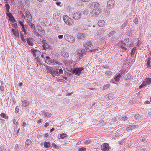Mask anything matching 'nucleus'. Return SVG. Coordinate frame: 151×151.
<instances>
[{"mask_svg":"<svg viewBox=\"0 0 151 151\" xmlns=\"http://www.w3.org/2000/svg\"><path fill=\"white\" fill-rule=\"evenodd\" d=\"M26 15V17L30 16H31V15L30 14L29 12L28 11H27L25 12Z\"/></svg>","mask_w":151,"mask_h":151,"instance_id":"nucleus-41","label":"nucleus"},{"mask_svg":"<svg viewBox=\"0 0 151 151\" xmlns=\"http://www.w3.org/2000/svg\"><path fill=\"white\" fill-rule=\"evenodd\" d=\"M40 33L43 35H44L45 33V32L44 30H41L40 32Z\"/></svg>","mask_w":151,"mask_h":151,"instance_id":"nucleus-57","label":"nucleus"},{"mask_svg":"<svg viewBox=\"0 0 151 151\" xmlns=\"http://www.w3.org/2000/svg\"><path fill=\"white\" fill-rule=\"evenodd\" d=\"M17 24L15 23L13 24V27L15 28V29H17Z\"/></svg>","mask_w":151,"mask_h":151,"instance_id":"nucleus-62","label":"nucleus"},{"mask_svg":"<svg viewBox=\"0 0 151 151\" xmlns=\"http://www.w3.org/2000/svg\"><path fill=\"white\" fill-rule=\"evenodd\" d=\"M31 142H32L30 140L28 139L26 140L25 142V144L27 146H28L31 144Z\"/></svg>","mask_w":151,"mask_h":151,"instance_id":"nucleus-30","label":"nucleus"},{"mask_svg":"<svg viewBox=\"0 0 151 151\" xmlns=\"http://www.w3.org/2000/svg\"><path fill=\"white\" fill-rule=\"evenodd\" d=\"M83 14L85 15H87L88 14V10H86L84 11Z\"/></svg>","mask_w":151,"mask_h":151,"instance_id":"nucleus-52","label":"nucleus"},{"mask_svg":"<svg viewBox=\"0 0 151 151\" xmlns=\"http://www.w3.org/2000/svg\"><path fill=\"white\" fill-rule=\"evenodd\" d=\"M47 70L48 72H49L52 75V73H53L54 71V67L52 68L51 67L48 66L47 68Z\"/></svg>","mask_w":151,"mask_h":151,"instance_id":"nucleus-15","label":"nucleus"},{"mask_svg":"<svg viewBox=\"0 0 151 151\" xmlns=\"http://www.w3.org/2000/svg\"><path fill=\"white\" fill-rule=\"evenodd\" d=\"M44 49H47L49 48V45L46 42L44 43V45H42Z\"/></svg>","mask_w":151,"mask_h":151,"instance_id":"nucleus-34","label":"nucleus"},{"mask_svg":"<svg viewBox=\"0 0 151 151\" xmlns=\"http://www.w3.org/2000/svg\"><path fill=\"white\" fill-rule=\"evenodd\" d=\"M6 15L9 17V18H10L13 16L11 13L7 12L6 13Z\"/></svg>","mask_w":151,"mask_h":151,"instance_id":"nucleus-43","label":"nucleus"},{"mask_svg":"<svg viewBox=\"0 0 151 151\" xmlns=\"http://www.w3.org/2000/svg\"><path fill=\"white\" fill-rule=\"evenodd\" d=\"M142 42L140 40H138L137 42V46L139 47L140 46V44H141Z\"/></svg>","mask_w":151,"mask_h":151,"instance_id":"nucleus-58","label":"nucleus"},{"mask_svg":"<svg viewBox=\"0 0 151 151\" xmlns=\"http://www.w3.org/2000/svg\"><path fill=\"white\" fill-rule=\"evenodd\" d=\"M44 147L45 148L49 147H50V145L49 142L45 141L44 143Z\"/></svg>","mask_w":151,"mask_h":151,"instance_id":"nucleus-23","label":"nucleus"},{"mask_svg":"<svg viewBox=\"0 0 151 151\" xmlns=\"http://www.w3.org/2000/svg\"><path fill=\"white\" fill-rule=\"evenodd\" d=\"M0 116H1L2 117H3L4 118H5L6 119H7L8 118V116H7L6 115V114L4 113H1L0 114Z\"/></svg>","mask_w":151,"mask_h":151,"instance_id":"nucleus-33","label":"nucleus"},{"mask_svg":"<svg viewBox=\"0 0 151 151\" xmlns=\"http://www.w3.org/2000/svg\"><path fill=\"white\" fill-rule=\"evenodd\" d=\"M34 33L38 37H41V35H40V34L37 32H34Z\"/></svg>","mask_w":151,"mask_h":151,"instance_id":"nucleus-60","label":"nucleus"},{"mask_svg":"<svg viewBox=\"0 0 151 151\" xmlns=\"http://www.w3.org/2000/svg\"><path fill=\"white\" fill-rule=\"evenodd\" d=\"M136 50V47H134L133 49L132 50L131 52V57H133V56L134 55V54H135V52Z\"/></svg>","mask_w":151,"mask_h":151,"instance_id":"nucleus-25","label":"nucleus"},{"mask_svg":"<svg viewBox=\"0 0 151 151\" xmlns=\"http://www.w3.org/2000/svg\"><path fill=\"white\" fill-rule=\"evenodd\" d=\"M88 50L87 49H83L82 50H80L78 51V52L77 54L78 55L79 54H83L85 53V51H86V50L87 51Z\"/></svg>","mask_w":151,"mask_h":151,"instance_id":"nucleus-17","label":"nucleus"},{"mask_svg":"<svg viewBox=\"0 0 151 151\" xmlns=\"http://www.w3.org/2000/svg\"><path fill=\"white\" fill-rule=\"evenodd\" d=\"M46 55L45 54V57L46 58V59H45V62H46V61H47V60L49 61V60L50 59H51V58H50V57L49 56H46Z\"/></svg>","mask_w":151,"mask_h":151,"instance_id":"nucleus-49","label":"nucleus"},{"mask_svg":"<svg viewBox=\"0 0 151 151\" xmlns=\"http://www.w3.org/2000/svg\"><path fill=\"white\" fill-rule=\"evenodd\" d=\"M62 55L65 58H68L69 56L68 53L65 51H63L61 53Z\"/></svg>","mask_w":151,"mask_h":151,"instance_id":"nucleus-14","label":"nucleus"},{"mask_svg":"<svg viewBox=\"0 0 151 151\" xmlns=\"http://www.w3.org/2000/svg\"><path fill=\"white\" fill-rule=\"evenodd\" d=\"M86 150V148L82 147L78 149L79 151H85Z\"/></svg>","mask_w":151,"mask_h":151,"instance_id":"nucleus-44","label":"nucleus"},{"mask_svg":"<svg viewBox=\"0 0 151 151\" xmlns=\"http://www.w3.org/2000/svg\"><path fill=\"white\" fill-rule=\"evenodd\" d=\"M121 76L120 74L118 75L117 76L115 77V79L116 81L119 82V78L121 77Z\"/></svg>","mask_w":151,"mask_h":151,"instance_id":"nucleus-28","label":"nucleus"},{"mask_svg":"<svg viewBox=\"0 0 151 151\" xmlns=\"http://www.w3.org/2000/svg\"><path fill=\"white\" fill-rule=\"evenodd\" d=\"M101 149L102 151H108L110 149V147L108 143H104L101 146Z\"/></svg>","mask_w":151,"mask_h":151,"instance_id":"nucleus-6","label":"nucleus"},{"mask_svg":"<svg viewBox=\"0 0 151 151\" xmlns=\"http://www.w3.org/2000/svg\"><path fill=\"white\" fill-rule=\"evenodd\" d=\"M56 4L59 6H62L61 3L60 2L57 1L56 2Z\"/></svg>","mask_w":151,"mask_h":151,"instance_id":"nucleus-53","label":"nucleus"},{"mask_svg":"<svg viewBox=\"0 0 151 151\" xmlns=\"http://www.w3.org/2000/svg\"><path fill=\"white\" fill-rule=\"evenodd\" d=\"M52 146L54 147V148H58V146L55 143H52Z\"/></svg>","mask_w":151,"mask_h":151,"instance_id":"nucleus-55","label":"nucleus"},{"mask_svg":"<svg viewBox=\"0 0 151 151\" xmlns=\"http://www.w3.org/2000/svg\"><path fill=\"white\" fill-rule=\"evenodd\" d=\"M146 85L145 84V82L144 81L142 83L141 85L140 86L139 88H142L143 87H144V86Z\"/></svg>","mask_w":151,"mask_h":151,"instance_id":"nucleus-45","label":"nucleus"},{"mask_svg":"<svg viewBox=\"0 0 151 151\" xmlns=\"http://www.w3.org/2000/svg\"><path fill=\"white\" fill-rule=\"evenodd\" d=\"M107 4L108 6H109L110 8H112L115 5V1L114 0H110L107 2Z\"/></svg>","mask_w":151,"mask_h":151,"instance_id":"nucleus-10","label":"nucleus"},{"mask_svg":"<svg viewBox=\"0 0 151 151\" xmlns=\"http://www.w3.org/2000/svg\"><path fill=\"white\" fill-rule=\"evenodd\" d=\"M93 45H92L91 42L90 41L88 42L86 44H85V47H91V46H93Z\"/></svg>","mask_w":151,"mask_h":151,"instance_id":"nucleus-27","label":"nucleus"},{"mask_svg":"<svg viewBox=\"0 0 151 151\" xmlns=\"http://www.w3.org/2000/svg\"><path fill=\"white\" fill-rule=\"evenodd\" d=\"M26 41L28 44L30 46H32L33 45V42L31 39L29 38H27Z\"/></svg>","mask_w":151,"mask_h":151,"instance_id":"nucleus-20","label":"nucleus"},{"mask_svg":"<svg viewBox=\"0 0 151 151\" xmlns=\"http://www.w3.org/2000/svg\"><path fill=\"white\" fill-rule=\"evenodd\" d=\"M78 38L80 39H83L85 38V36L83 33H79L77 36Z\"/></svg>","mask_w":151,"mask_h":151,"instance_id":"nucleus-16","label":"nucleus"},{"mask_svg":"<svg viewBox=\"0 0 151 151\" xmlns=\"http://www.w3.org/2000/svg\"><path fill=\"white\" fill-rule=\"evenodd\" d=\"M106 74L108 76H110L111 75L112 73L110 71L108 70L106 71Z\"/></svg>","mask_w":151,"mask_h":151,"instance_id":"nucleus-48","label":"nucleus"},{"mask_svg":"<svg viewBox=\"0 0 151 151\" xmlns=\"http://www.w3.org/2000/svg\"><path fill=\"white\" fill-rule=\"evenodd\" d=\"M63 19L65 22L69 25H72L74 23L73 20L69 17L65 15L63 17Z\"/></svg>","mask_w":151,"mask_h":151,"instance_id":"nucleus-1","label":"nucleus"},{"mask_svg":"<svg viewBox=\"0 0 151 151\" xmlns=\"http://www.w3.org/2000/svg\"><path fill=\"white\" fill-rule=\"evenodd\" d=\"M22 41L24 42H26V41L24 39V36L20 37Z\"/></svg>","mask_w":151,"mask_h":151,"instance_id":"nucleus-61","label":"nucleus"},{"mask_svg":"<svg viewBox=\"0 0 151 151\" xmlns=\"http://www.w3.org/2000/svg\"><path fill=\"white\" fill-rule=\"evenodd\" d=\"M145 84L147 85V84H150L151 83V78H147L144 81Z\"/></svg>","mask_w":151,"mask_h":151,"instance_id":"nucleus-21","label":"nucleus"},{"mask_svg":"<svg viewBox=\"0 0 151 151\" xmlns=\"http://www.w3.org/2000/svg\"><path fill=\"white\" fill-rule=\"evenodd\" d=\"M105 24V22L104 20H101L98 22V25L101 27H102Z\"/></svg>","mask_w":151,"mask_h":151,"instance_id":"nucleus-18","label":"nucleus"},{"mask_svg":"<svg viewBox=\"0 0 151 151\" xmlns=\"http://www.w3.org/2000/svg\"><path fill=\"white\" fill-rule=\"evenodd\" d=\"M28 23L29 25L30 26V27L33 29V30L35 31L36 30V28L34 25L33 23H31L30 22H28Z\"/></svg>","mask_w":151,"mask_h":151,"instance_id":"nucleus-19","label":"nucleus"},{"mask_svg":"<svg viewBox=\"0 0 151 151\" xmlns=\"http://www.w3.org/2000/svg\"><path fill=\"white\" fill-rule=\"evenodd\" d=\"M11 30L14 35L15 36L18 37H19V33L18 32V30L17 29H14L12 28L11 29Z\"/></svg>","mask_w":151,"mask_h":151,"instance_id":"nucleus-13","label":"nucleus"},{"mask_svg":"<svg viewBox=\"0 0 151 151\" xmlns=\"http://www.w3.org/2000/svg\"><path fill=\"white\" fill-rule=\"evenodd\" d=\"M53 19H54L58 22L61 20V16L60 14L55 13L53 14Z\"/></svg>","mask_w":151,"mask_h":151,"instance_id":"nucleus-7","label":"nucleus"},{"mask_svg":"<svg viewBox=\"0 0 151 151\" xmlns=\"http://www.w3.org/2000/svg\"><path fill=\"white\" fill-rule=\"evenodd\" d=\"M24 1L25 3L24 6H27L28 7L30 6V2L29 0H24Z\"/></svg>","mask_w":151,"mask_h":151,"instance_id":"nucleus-26","label":"nucleus"},{"mask_svg":"<svg viewBox=\"0 0 151 151\" xmlns=\"http://www.w3.org/2000/svg\"><path fill=\"white\" fill-rule=\"evenodd\" d=\"M5 6L6 7V9L7 12H9V10L10 9V6L9 4H6L5 5Z\"/></svg>","mask_w":151,"mask_h":151,"instance_id":"nucleus-35","label":"nucleus"},{"mask_svg":"<svg viewBox=\"0 0 151 151\" xmlns=\"http://www.w3.org/2000/svg\"><path fill=\"white\" fill-rule=\"evenodd\" d=\"M105 31L103 29H100L96 31L95 35L96 36H100L101 34L104 33Z\"/></svg>","mask_w":151,"mask_h":151,"instance_id":"nucleus-11","label":"nucleus"},{"mask_svg":"<svg viewBox=\"0 0 151 151\" xmlns=\"http://www.w3.org/2000/svg\"><path fill=\"white\" fill-rule=\"evenodd\" d=\"M115 33V31H112V32H111L109 34L108 36H109V37H110V35H114Z\"/></svg>","mask_w":151,"mask_h":151,"instance_id":"nucleus-54","label":"nucleus"},{"mask_svg":"<svg viewBox=\"0 0 151 151\" xmlns=\"http://www.w3.org/2000/svg\"><path fill=\"white\" fill-rule=\"evenodd\" d=\"M134 118L136 119H137L140 117V115L139 114H136L134 116Z\"/></svg>","mask_w":151,"mask_h":151,"instance_id":"nucleus-50","label":"nucleus"},{"mask_svg":"<svg viewBox=\"0 0 151 151\" xmlns=\"http://www.w3.org/2000/svg\"><path fill=\"white\" fill-rule=\"evenodd\" d=\"M9 19L13 23H14V22L15 21V20L13 16H12V17L10 18H9Z\"/></svg>","mask_w":151,"mask_h":151,"instance_id":"nucleus-46","label":"nucleus"},{"mask_svg":"<svg viewBox=\"0 0 151 151\" xmlns=\"http://www.w3.org/2000/svg\"><path fill=\"white\" fill-rule=\"evenodd\" d=\"M20 145L18 144H16L15 145V149L17 151H18L20 147Z\"/></svg>","mask_w":151,"mask_h":151,"instance_id":"nucleus-40","label":"nucleus"},{"mask_svg":"<svg viewBox=\"0 0 151 151\" xmlns=\"http://www.w3.org/2000/svg\"><path fill=\"white\" fill-rule=\"evenodd\" d=\"M64 38L65 40L71 43H73L75 41L74 37L68 34H66L64 35Z\"/></svg>","mask_w":151,"mask_h":151,"instance_id":"nucleus-2","label":"nucleus"},{"mask_svg":"<svg viewBox=\"0 0 151 151\" xmlns=\"http://www.w3.org/2000/svg\"><path fill=\"white\" fill-rule=\"evenodd\" d=\"M101 11V9L100 8H96L92 10L91 14L93 16L97 17Z\"/></svg>","mask_w":151,"mask_h":151,"instance_id":"nucleus-3","label":"nucleus"},{"mask_svg":"<svg viewBox=\"0 0 151 151\" xmlns=\"http://www.w3.org/2000/svg\"><path fill=\"white\" fill-rule=\"evenodd\" d=\"M99 123L101 124H105V123L104 121L102 120H100V121L99 122Z\"/></svg>","mask_w":151,"mask_h":151,"instance_id":"nucleus-56","label":"nucleus"},{"mask_svg":"<svg viewBox=\"0 0 151 151\" xmlns=\"http://www.w3.org/2000/svg\"><path fill=\"white\" fill-rule=\"evenodd\" d=\"M99 6V4L97 2H92L90 3L88 5V6L91 9H93L96 7L97 8Z\"/></svg>","mask_w":151,"mask_h":151,"instance_id":"nucleus-9","label":"nucleus"},{"mask_svg":"<svg viewBox=\"0 0 151 151\" xmlns=\"http://www.w3.org/2000/svg\"><path fill=\"white\" fill-rule=\"evenodd\" d=\"M115 134L114 135V136H113V137L114 138H116V137L118 136L119 134H118V133H115Z\"/></svg>","mask_w":151,"mask_h":151,"instance_id":"nucleus-63","label":"nucleus"},{"mask_svg":"<svg viewBox=\"0 0 151 151\" xmlns=\"http://www.w3.org/2000/svg\"><path fill=\"white\" fill-rule=\"evenodd\" d=\"M72 60H68L67 61H65L64 63L68 65H70L72 64Z\"/></svg>","mask_w":151,"mask_h":151,"instance_id":"nucleus-24","label":"nucleus"},{"mask_svg":"<svg viewBox=\"0 0 151 151\" xmlns=\"http://www.w3.org/2000/svg\"><path fill=\"white\" fill-rule=\"evenodd\" d=\"M27 20L28 21H28L29 22H30L32 20V17H31V16H29V17H27Z\"/></svg>","mask_w":151,"mask_h":151,"instance_id":"nucleus-51","label":"nucleus"},{"mask_svg":"<svg viewBox=\"0 0 151 151\" xmlns=\"http://www.w3.org/2000/svg\"><path fill=\"white\" fill-rule=\"evenodd\" d=\"M126 129L127 131H128L129 130H131V127L129 125V126L127 127L126 128Z\"/></svg>","mask_w":151,"mask_h":151,"instance_id":"nucleus-64","label":"nucleus"},{"mask_svg":"<svg viewBox=\"0 0 151 151\" xmlns=\"http://www.w3.org/2000/svg\"><path fill=\"white\" fill-rule=\"evenodd\" d=\"M67 136V134L65 133H63L60 134V137L62 138H64Z\"/></svg>","mask_w":151,"mask_h":151,"instance_id":"nucleus-37","label":"nucleus"},{"mask_svg":"<svg viewBox=\"0 0 151 151\" xmlns=\"http://www.w3.org/2000/svg\"><path fill=\"white\" fill-rule=\"evenodd\" d=\"M81 12L79 11L75 13L73 15V18L76 20L79 19L81 16Z\"/></svg>","mask_w":151,"mask_h":151,"instance_id":"nucleus-5","label":"nucleus"},{"mask_svg":"<svg viewBox=\"0 0 151 151\" xmlns=\"http://www.w3.org/2000/svg\"><path fill=\"white\" fill-rule=\"evenodd\" d=\"M49 62L50 64H51L52 65H60L61 64V63L59 62H58L55 60L54 59H51L49 60L48 61Z\"/></svg>","mask_w":151,"mask_h":151,"instance_id":"nucleus-12","label":"nucleus"},{"mask_svg":"<svg viewBox=\"0 0 151 151\" xmlns=\"http://www.w3.org/2000/svg\"><path fill=\"white\" fill-rule=\"evenodd\" d=\"M83 70V67L75 68L74 74L75 73L76 75H79L81 72Z\"/></svg>","mask_w":151,"mask_h":151,"instance_id":"nucleus-8","label":"nucleus"},{"mask_svg":"<svg viewBox=\"0 0 151 151\" xmlns=\"http://www.w3.org/2000/svg\"><path fill=\"white\" fill-rule=\"evenodd\" d=\"M4 144H1L0 147V151H4Z\"/></svg>","mask_w":151,"mask_h":151,"instance_id":"nucleus-47","label":"nucleus"},{"mask_svg":"<svg viewBox=\"0 0 151 151\" xmlns=\"http://www.w3.org/2000/svg\"><path fill=\"white\" fill-rule=\"evenodd\" d=\"M127 119H128V118L126 116L121 117L119 119V121H121V120H124L125 121Z\"/></svg>","mask_w":151,"mask_h":151,"instance_id":"nucleus-32","label":"nucleus"},{"mask_svg":"<svg viewBox=\"0 0 151 151\" xmlns=\"http://www.w3.org/2000/svg\"><path fill=\"white\" fill-rule=\"evenodd\" d=\"M26 27V26L23 25V26H22V28L23 29V31L24 32V33L25 34H26V29H27V27Z\"/></svg>","mask_w":151,"mask_h":151,"instance_id":"nucleus-39","label":"nucleus"},{"mask_svg":"<svg viewBox=\"0 0 151 151\" xmlns=\"http://www.w3.org/2000/svg\"><path fill=\"white\" fill-rule=\"evenodd\" d=\"M130 126L131 127V130H132V129H135V128H137L138 126L134 125H131Z\"/></svg>","mask_w":151,"mask_h":151,"instance_id":"nucleus-36","label":"nucleus"},{"mask_svg":"<svg viewBox=\"0 0 151 151\" xmlns=\"http://www.w3.org/2000/svg\"><path fill=\"white\" fill-rule=\"evenodd\" d=\"M77 5L79 6H82L83 5V3L81 2H79L77 3Z\"/></svg>","mask_w":151,"mask_h":151,"instance_id":"nucleus-59","label":"nucleus"},{"mask_svg":"<svg viewBox=\"0 0 151 151\" xmlns=\"http://www.w3.org/2000/svg\"><path fill=\"white\" fill-rule=\"evenodd\" d=\"M63 73V70L61 69L57 68L55 67H54V71L52 73V75L53 76H55L59 75Z\"/></svg>","mask_w":151,"mask_h":151,"instance_id":"nucleus-4","label":"nucleus"},{"mask_svg":"<svg viewBox=\"0 0 151 151\" xmlns=\"http://www.w3.org/2000/svg\"><path fill=\"white\" fill-rule=\"evenodd\" d=\"M91 142V140H84L83 142L86 144H88L90 143Z\"/></svg>","mask_w":151,"mask_h":151,"instance_id":"nucleus-42","label":"nucleus"},{"mask_svg":"<svg viewBox=\"0 0 151 151\" xmlns=\"http://www.w3.org/2000/svg\"><path fill=\"white\" fill-rule=\"evenodd\" d=\"M106 97L109 99H111L113 97V95L111 94H109L106 96Z\"/></svg>","mask_w":151,"mask_h":151,"instance_id":"nucleus-31","label":"nucleus"},{"mask_svg":"<svg viewBox=\"0 0 151 151\" xmlns=\"http://www.w3.org/2000/svg\"><path fill=\"white\" fill-rule=\"evenodd\" d=\"M29 104V102L26 100H24L22 102V106L24 107H26Z\"/></svg>","mask_w":151,"mask_h":151,"instance_id":"nucleus-22","label":"nucleus"},{"mask_svg":"<svg viewBox=\"0 0 151 151\" xmlns=\"http://www.w3.org/2000/svg\"><path fill=\"white\" fill-rule=\"evenodd\" d=\"M109 84H107L103 86V88L104 90H106L109 88Z\"/></svg>","mask_w":151,"mask_h":151,"instance_id":"nucleus-38","label":"nucleus"},{"mask_svg":"<svg viewBox=\"0 0 151 151\" xmlns=\"http://www.w3.org/2000/svg\"><path fill=\"white\" fill-rule=\"evenodd\" d=\"M43 114V115H45V116L47 117H50L52 115L50 113L46 112H44Z\"/></svg>","mask_w":151,"mask_h":151,"instance_id":"nucleus-29","label":"nucleus"}]
</instances>
